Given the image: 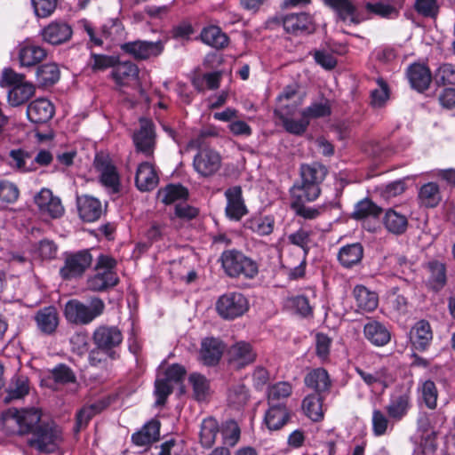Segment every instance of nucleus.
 Listing matches in <instances>:
<instances>
[{
    "label": "nucleus",
    "mask_w": 455,
    "mask_h": 455,
    "mask_svg": "<svg viewBox=\"0 0 455 455\" xmlns=\"http://www.w3.org/2000/svg\"><path fill=\"white\" fill-rule=\"evenodd\" d=\"M21 429L24 434L32 433L28 439V444L40 452H53L57 449L56 430L53 424H37L41 420V411L36 408H28L19 411Z\"/></svg>",
    "instance_id": "f257e3e1"
},
{
    "label": "nucleus",
    "mask_w": 455,
    "mask_h": 455,
    "mask_svg": "<svg viewBox=\"0 0 455 455\" xmlns=\"http://www.w3.org/2000/svg\"><path fill=\"white\" fill-rule=\"evenodd\" d=\"M284 130L293 135H302L307 131L311 119L325 117L331 115V105L327 100L314 102L301 111L298 105L282 106L277 112Z\"/></svg>",
    "instance_id": "f03ea898"
},
{
    "label": "nucleus",
    "mask_w": 455,
    "mask_h": 455,
    "mask_svg": "<svg viewBox=\"0 0 455 455\" xmlns=\"http://www.w3.org/2000/svg\"><path fill=\"white\" fill-rule=\"evenodd\" d=\"M326 173V168L319 163L302 164L301 182L291 188L292 196L299 200L315 201L320 195L319 185L324 180Z\"/></svg>",
    "instance_id": "7ed1b4c3"
},
{
    "label": "nucleus",
    "mask_w": 455,
    "mask_h": 455,
    "mask_svg": "<svg viewBox=\"0 0 455 455\" xmlns=\"http://www.w3.org/2000/svg\"><path fill=\"white\" fill-rule=\"evenodd\" d=\"M220 259L225 273L230 277L243 276L252 279L259 273L258 264L239 251H225L222 252Z\"/></svg>",
    "instance_id": "20e7f679"
},
{
    "label": "nucleus",
    "mask_w": 455,
    "mask_h": 455,
    "mask_svg": "<svg viewBox=\"0 0 455 455\" xmlns=\"http://www.w3.org/2000/svg\"><path fill=\"white\" fill-rule=\"evenodd\" d=\"M104 308L105 304L99 298L92 299L88 306L77 299H71L65 306L64 315L71 323L88 324L100 315Z\"/></svg>",
    "instance_id": "39448f33"
},
{
    "label": "nucleus",
    "mask_w": 455,
    "mask_h": 455,
    "mask_svg": "<svg viewBox=\"0 0 455 455\" xmlns=\"http://www.w3.org/2000/svg\"><path fill=\"white\" fill-rule=\"evenodd\" d=\"M116 261L108 255L100 254L96 261L95 275L88 279V287L92 291H103L115 286L118 276L115 271Z\"/></svg>",
    "instance_id": "423d86ee"
},
{
    "label": "nucleus",
    "mask_w": 455,
    "mask_h": 455,
    "mask_svg": "<svg viewBox=\"0 0 455 455\" xmlns=\"http://www.w3.org/2000/svg\"><path fill=\"white\" fill-rule=\"evenodd\" d=\"M124 339L123 333L116 326L100 325L92 334V340L96 347L104 351L107 355L115 360L119 357L116 348Z\"/></svg>",
    "instance_id": "0eeeda50"
},
{
    "label": "nucleus",
    "mask_w": 455,
    "mask_h": 455,
    "mask_svg": "<svg viewBox=\"0 0 455 455\" xmlns=\"http://www.w3.org/2000/svg\"><path fill=\"white\" fill-rule=\"evenodd\" d=\"M249 309V301L241 292L230 291L221 295L216 302L218 314L226 320H233L244 315Z\"/></svg>",
    "instance_id": "6e6552de"
},
{
    "label": "nucleus",
    "mask_w": 455,
    "mask_h": 455,
    "mask_svg": "<svg viewBox=\"0 0 455 455\" xmlns=\"http://www.w3.org/2000/svg\"><path fill=\"white\" fill-rule=\"evenodd\" d=\"M92 256L88 250L75 253H64V265L60 268V275L64 279H75L83 275L91 266Z\"/></svg>",
    "instance_id": "1a4fd4ad"
},
{
    "label": "nucleus",
    "mask_w": 455,
    "mask_h": 455,
    "mask_svg": "<svg viewBox=\"0 0 455 455\" xmlns=\"http://www.w3.org/2000/svg\"><path fill=\"white\" fill-rule=\"evenodd\" d=\"M411 383L406 387L395 389L391 394L389 402L386 406V411L392 420H402L411 408Z\"/></svg>",
    "instance_id": "9d476101"
},
{
    "label": "nucleus",
    "mask_w": 455,
    "mask_h": 455,
    "mask_svg": "<svg viewBox=\"0 0 455 455\" xmlns=\"http://www.w3.org/2000/svg\"><path fill=\"white\" fill-rule=\"evenodd\" d=\"M94 166L100 173L101 184L112 193L118 192L120 187L119 175L109 156L97 154L94 159Z\"/></svg>",
    "instance_id": "9b49d317"
},
{
    "label": "nucleus",
    "mask_w": 455,
    "mask_h": 455,
    "mask_svg": "<svg viewBox=\"0 0 455 455\" xmlns=\"http://www.w3.org/2000/svg\"><path fill=\"white\" fill-rule=\"evenodd\" d=\"M220 164V154L210 148L200 149L193 159V167L202 177L213 175L219 171Z\"/></svg>",
    "instance_id": "f8f14e48"
},
{
    "label": "nucleus",
    "mask_w": 455,
    "mask_h": 455,
    "mask_svg": "<svg viewBox=\"0 0 455 455\" xmlns=\"http://www.w3.org/2000/svg\"><path fill=\"white\" fill-rule=\"evenodd\" d=\"M122 50L132 56L136 60H147L159 56L164 51V43L162 41H132L121 46Z\"/></svg>",
    "instance_id": "ddd939ff"
},
{
    "label": "nucleus",
    "mask_w": 455,
    "mask_h": 455,
    "mask_svg": "<svg viewBox=\"0 0 455 455\" xmlns=\"http://www.w3.org/2000/svg\"><path fill=\"white\" fill-rule=\"evenodd\" d=\"M257 354L252 346L246 341H238L228 350V360L230 365L240 369L253 363Z\"/></svg>",
    "instance_id": "4468645a"
},
{
    "label": "nucleus",
    "mask_w": 455,
    "mask_h": 455,
    "mask_svg": "<svg viewBox=\"0 0 455 455\" xmlns=\"http://www.w3.org/2000/svg\"><path fill=\"white\" fill-rule=\"evenodd\" d=\"M355 371L368 387L379 388L381 391L389 387L395 379V375L385 367H381L373 372L356 367Z\"/></svg>",
    "instance_id": "2eb2a0df"
},
{
    "label": "nucleus",
    "mask_w": 455,
    "mask_h": 455,
    "mask_svg": "<svg viewBox=\"0 0 455 455\" xmlns=\"http://www.w3.org/2000/svg\"><path fill=\"white\" fill-rule=\"evenodd\" d=\"M140 128L134 133L133 141L139 152L151 156L155 147V131L151 121L140 119Z\"/></svg>",
    "instance_id": "dca6fc26"
},
{
    "label": "nucleus",
    "mask_w": 455,
    "mask_h": 455,
    "mask_svg": "<svg viewBox=\"0 0 455 455\" xmlns=\"http://www.w3.org/2000/svg\"><path fill=\"white\" fill-rule=\"evenodd\" d=\"M225 196L227 199L226 215L228 219L237 221L247 214V208L240 187L235 186L228 188L225 191Z\"/></svg>",
    "instance_id": "f3484780"
},
{
    "label": "nucleus",
    "mask_w": 455,
    "mask_h": 455,
    "mask_svg": "<svg viewBox=\"0 0 455 455\" xmlns=\"http://www.w3.org/2000/svg\"><path fill=\"white\" fill-rule=\"evenodd\" d=\"M446 417L443 413H433L425 419H419V427L423 431V437L428 443V449L431 451L435 450L436 444L434 439L439 433V429L445 423Z\"/></svg>",
    "instance_id": "a211bd4d"
},
{
    "label": "nucleus",
    "mask_w": 455,
    "mask_h": 455,
    "mask_svg": "<svg viewBox=\"0 0 455 455\" xmlns=\"http://www.w3.org/2000/svg\"><path fill=\"white\" fill-rule=\"evenodd\" d=\"M138 75V67L131 61L116 63L111 72L116 89L119 91H123L124 87L129 86L132 82L137 79Z\"/></svg>",
    "instance_id": "6ab92c4d"
},
{
    "label": "nucleus",
    "mask_w": 455,
    "mask_h": 455,
    "mask_svg": "<svg viewBox=\"0 0 455 455\" xmlns=\"http://www.w3.org/2000/svg\"><path fill=\"white\" fill-rule=\"evenodd\" d=\"M407 77L411 86L422 92L428 89L432 81V74L429 68L421 63H413L407 68Z\"/></svg>",
    "instance_id": "aec40b11"
},
{
    "label": "nucleus",
    "mask_w": 455,
    "mask_h": 455,
    "mask_svg": "<svg viewBox=\"0 0 455 455\" xmlns=\"http://www.w3.org/2000/svg\"><path fill=\"white\" fill-rule=\"evenodd\" d=\"M433 339V331L427 321L417 322L410 332V340L416 350L426 351Z\"/></svg>",
    "instance_id": "412c9836"
},
{
    "label": "nucleus",
    "mask_w": 455,
    "mask_h": 455,
    "mask_svg": "<svg viewBox=\"0 0 455 455\" xmlns=\"http://www.w3.org/2000/svg\"><path fill=\"white\" fill-rule=\"evenodd\" d=\"M30 390L29 379L25 375H14L5 391L2 395V399L4 403H10L14 400L22 399L28 395Z\"/></svg>",
    "instance_id": "4be33fe9"
},
{
    "label": "nucleus",
    "mask_w": 455,
    "mask_h": 455,
    "mask_svg": "<svg viewBox=\"0 0 455 455\" xmlns=\"http://www.w3.org/2000/svg\"><path fill=\"white\" fill-rule=\"evenodd\" d=\"M77 208L80 218L86 222H93L102 214L101 203L95 197L87 195L77 196Z\"/></svg>",
    "instance_id": "5701e85b"
},
{
    "label": "nucleus",
    "mask_w": 455,
    "mask_h": 455,
    "mask_svg": "<svg viewBox=\"0 0 455 455\" xmlns=\"http://www.w3.org/2000/svg\"><path fill=\"white\" fill-rule=\"evenodd\" d=\"M53 114V105L44 98L32 101L27 108L28 118L35 124L45 123L52 118Z\"/></svg>",
    "instance_id": "b1692460"
},
{
    "label": "nucleus",
    "mask_w": 455,
    "mask_h": 455,
    "mask_svg": "<svg viewBox=\"0 0 455 455\" xmlns=\"http://www.w3.org/2000/svg\"><path fill=\"white\" fill-rule=\"evenodd\" d=\"M158 180L153 164L144 162L138 166L135 183L139 190L150 191L157 186Z\"/></svg>",
    "instance_id": "393cba45"
},
{
    "label": "nucleus",
    "mask_w": 455,
    "mask_h": 455,
    "mask_svg": "<svg viewBox=\"0 0 455 455\" xmlns=\"http://www.w3.org/2000/svg\"><path fill=\"white\" fill-rule=\"evenodd\" d=\"M223 350L224 346L220 340L214 338H206L201 345V361L206 365H214L220 361Z\"/></svg>",
    "instance_id": "a878e982"
},
{
    "label": "nucleus",
    "mask_w": 455,
    "mask_h": 455,
    "mask_svg": "<svg viewBox=\"0 0 455 455\" xmlns=\"http://www.w3.org/2000/svg\"><path fill=\"white\" fill-rule=\"evenodd\" d=\"M269 408L265 413L264 422L270 431L279 430L289 420L290 413L285 404H268Z\"/></svg>",
    "instance_id": "bb28decb"
},
{
    "label": "nucleus",
    "mask_w": 455,
    "mask_h": 455,
    "mask_svg": "<svg viewBox=\"0 0 455 455\" xmlns=\"http://www.w3.org/2000/svg\"><path fill=\"white\" fill-rule=\"evenodd\" d=\"M324 4L334 9L339 17L345 22L358 24L361 21L355 5L352 0H323Z\"/></svg>",
    "instance_id": "cd10ccee"
},
{
    "label": "nucleus",
    "mask_w": 455,
    "mask_h": 455,
    "mask_svg": "<svg viewBox=\"0 0 455 455\" xmlns=\"http://www.w3.org/2000/svg\"><path fill=\"white\" fill-rule=\"evenodd\" d=\"M305 384L307 387L315 390V394L323 395V393L329 391L331 382L326 370L316 368L306 375Z\"/></svg>",
    "instance_id": "c85d7f7f"
},
{
    "label": "nucleus",
    "mask_w": 455,
    "mask_h": 455,
    "mask_svg": "<svg viewBox=\"0 0 455 455\" xmlns=\"http://www.w3.org/2000/svg\"><path fill=\"white\" fill-rule=\"evenodd\" d=\"M283 25L288 33L293 34L313 29L311 17L304 12L287 14L283 20Z\"/></svg>",
    "instance_id": "c756f323"
},
{
    "label": "nucleus",
    "mask_w": 455,
    "mask_h": 455,
    "mask_svg": "<svg viewBox=\"0 0 455 455\" xmlns=\"http://www.w3.org/2000/svg\"><path fill=\"white\" fill-rule=\"evenodd\" d=\"M365 338L373 345L382 347L390 340V332L385 325L377 321H370L364 325Z\"/></svg>",
    "instance_id": "7c9ffc66"
},
{
    "label": "nucleus",
    "mask_w": 455,
    "mask_h": 455,
    "mask_svg": "<svg viewBox=\"0 0 455 455\" xmlns=\"http://www.w3.org/2000/svg\"><path fill=\"white\" fill-rule=\"evenodd\" d=\"M35 203L43 217L57 218V199L48 188H42L35 196Z\"/></svg>",
    "instance_id": "2f4dec72"
},
{
    "label": "nucleus",
    "mask_w": 455,
    "mask_h": 455,
    "mask_svg": "<svg viewBox=\"0 0 455 455\" xmlns=\"http://www.w3.org/2000/svg\"><path fill=\"white\" fill-rule=\"evenodd\" d=\"M383 224L389 233L402 235L407 230L408 219L405 214L390 208L385 212Z\"/></svg>",
    "instance_id": "473e14b6"
},
{
    "label": "nucleus",
    "mask_w": 455,
    "mask_h": 455,
    "mask_svg": "<svg viewBox=\"0 0 455 455\" xmlns=\"http://www.w3.org/2000/svg\"><path fill=\"white\" fill-rule=\"evenodd\" d=\"M323 395L311 394L307 395L302 402L304 413L313 421H320L323 419L324 410L323 407Z\"/></svg>",
    "instance_id": "72a5a7b5"
},
{
    "label": "nucleus",
    "mask_w": 455,
    "mask_h": 455,
    "mask_svg": "<svg viewBox=\"0 0 455 455\" xmlns=\"http://www.w3.org/2000/svg\"><path fill=\"white\" fill-rule=\"evenodd\" d=\"M160 435V423L152 420L146 424L142 429L132 435V440L138 446L148 445L158 440Z\"/></svg>",
    "instance_id": "f704fd0d"
},
{
    "label": "nucleus",
    "mask_w": 455,
    "mask_h": 455,
    "mask_svg": "<svg viewBox=\"0 0 455 455\" xmlns=\"http://www.w3.org/2000/svg\"><path fill=\"white\" fill-rule=\"evenodd\" d=\"M418 198L419 204L427 208L438 205L442 200L439 186L435 182H428L420 187Z\"/></svg>",
    "instance_id": "c9c22d12"
},
{
    "label": "nucleus",
    "mask_w": 455,
    "mask_h": 455,
    "mask_svg": "<svg viewBox=\"0 0 455 455\" xmlns=\"http://www.w3.org/2000/svg\"><path fill=\"white\" fill-rule=\"evenodd\" d=\"M35 90L36 88L31 83L24 81L16 84L8 92V102L12 107L20 106L34 95Z\"/></svg>",
    "instance_id": "e433bc0d"
},
{
    "label": "nucleus",
    "mask_w": 455,
    "mask_h": 455,
    "mask_svg": "<svg viewBox=\"0 0 455 455\" xmlns=\"http://www.w3.org/2000/svg\"><path fill=\"white\" fill-rule=\"evenodd\" d=\"M363 250L360 243L347 244L340 248L338 259L345 267H351L359 263L363 258Z\"/></svg>",
    "instance_id": "4c0bfd02"
},
{
    "label": "nucleus",
    "mask_w": 455,
    "mask_h": 455,
    "mask_svg": "<svg viewBox=\"0 0 455 455\" xmlns=\"http://www.w3.org/2000/svg\"><path fill=\"white\" fill-rule=\"evenodd\" d=\"M9 164L12 168L21 172L35 171L34 164L31 160V151L25 149H12L9 153Z\"/></svg>",
    "instance_id": "58836bf2"
},
{
    "label": "nucleus",
    "mask_w": 455,
    "mask_h": 455,
    "mask_svg": "<svg viewBox=\"0 0 455 455\" xmlns=\"http://www.w3.org/2000/svg\"><path fill=\"white\" fill-rule=\"evenodd\" d=\"M354 296L357 307L361 310L372 311L378 306V296L375 292L369 291L363 285H356L354 288Z\"/></svg>",
    "instance_id": "ea45409f"
},
{
    "label": "nucleus",
    "mask_w": 455,
    "mask_h": 455,
    "mask_svg": "<svg viewBox=\"0 0 455 455\" xmlns=\"http://www.w3.org/2000/svg\"><path fill=\"white\" fill-rule=\"evenodd\" d=\"M419 398L425 405L434 410L437 406L438 390L435 382L431 379H420L418 386Z\"/></svg>",
    "instance_id": "a19ab883"
},
{
    "label": "nucleus",
    "mask_w": 455,
    "mask_h": 455,
    "mask_svg": "<svg viewBox=\"0 0 455 455\" xmlns=\"http://www.w3.org/2000/svg\"><path fill=\"white\" fill-rule=\"evenodd\" d=\"M36 321L43 332L52 333L57 328V309L54 307L43 308L36 314Z\"/></svg>",
    "instance_id": "79ce46f5"
},
{
    "label": "nucleus",
    "mask_w": 455,
    "mask_h": 455,
    "mask_svg": "<svg viewBox=\"0 0 455 455\" xmlns=\"http://www.w3.org/2000/svg\"><path fill=\"white\" fill-rule=\"evenodd\" d=\"M201 39L204 44L216 49L224 48L228 44V36L216 26L204 28L201 33Z\"/></svg>",
    "instance_id": "37998d69"
},
{
    "label": "nucleus",
    "mask_w": 455,
    "mask_h": 455,
    "mask_svg": "<svg viewBox=\"0 0 455 455\" xmlns=\"http://www.w3.org/2000/svg\"><path fill=\"white\" fill-rule=\"evenodd\" d=\"M45 56L46 52L44 48L33 44L23 46L19 54L20 64L24 67L35 66Z\"/></svg>",
    "instance_id": "c03bdc74"
},
{
    "label": "nucleus",
    "mask_w": 455,
    "mask_h": 455,
    "mask_svg": "<svg viewBox=\"0 0 455 455\" xmlns=\"http://www.w3.org/2000/svg\"><path fill=\"white\" fill-rule=\"evenodd\" d=\"M188 190L181 185L170 184L161 188L157 193V198L164 204H171L178 200L185 199Z\"/></svg>",
    "instance_id": "a18cd8bd"
},
{
    "label": "nucleus",
    "mask_w": 455,
    "mask_h": 455,
    "mask_svg": "<svg viewBox=\"0 0 455 455\" xmlns=\"http://www.w3.org/2000/svg\"><path fill=\"white\" fill-rule=\"evenodd\" d=\"M292 387L288 382H278L267 390L268 404H284V401L291 395Z\"/></svg>",
    "instance_id": "49530a36"
},
{
    "label": "nucleus",
    "mask_w": 455,
    "mask_h": 455,
    "mask_svg": "<svg viewBox=\"0 0 455 455\" xmlns=\"http://www.w3.org/2000/svg\"><path fill=\"white\" fill-rule=\"evenodd\" d=\"M108 402L100 400L89 406H84L76 415V429L80 430L84 427L89 420L97 413H100L108 405Z\"/></svg>",
    "instance_id": "de8ad7c7"
},
{
    "label": "nucleus",
    "mask_w": 455,
    "mask_h": 455,
    "mask_svg": "<svg viewBox=\"0 0 455 455\" xmlns=\"http://www.w3.org/2000/svg\"><path fill=\"white\" fill-rule=\"evenodd\" d=\"M219 433L217 421L212 418H208L202 422L200 431V442L205 448L212 447Z\"/></svg>",
    "instance_id": "09e8293b"
},
{
    "label": "nucleus",
    "mask_w": 455,
    "mask_h": 455,
    "mask_svg": "<svg viewBox=\"0 0 455 455\" xmlns=\"http://www.w3.org/2000/svg\"><path fill=\"white\" fill-rule=\"evenodd\" d=\"M3 429L7 435H24L21 429L18 410L9 409L1 418Z\"/></svg>",
    "instance_id": "8fccbe9b"
},
{
    "label": "nucleus",
    "mask_w": 455,
    "mask_h": 455,
    "mask_svg": "<svg viewBox=\"0 0 455 455\" xmlns=\"http://www.w3.org/2000/svg\"><path fill=\"white\" fill-rule=\"evenodd\" d=\"M275 221L271 216H255L247 221V228L259 235H267L274 230Z\"/></svg>",
    "instance_id": "3c124183"
},
{
    "label": "nucleus",
    "mask_w": 455,
    "mask_h": 455,
    "mask_svg": "<svg viewBox=\"0 0 455 455\" xmlns=\"http://www.w3.org/2000/svg\"><path fill=\"white\" fill-rule=\"evenodd\" d=\"M189 382L194 390V395L198 401H204L210 395L209 380L199 373H192L189 376Z\"/></svg>",
    "instance_id": "603ef678"
},
{
    "label": "nucleus",
    "mask_w": 455,
    "mask_h": 455,
    "mask_svg": "<svg viewBox=\"0 0 455 455\" xmlns=\"http://www.w3.org/2000/svg\"><path fill=\"white\" fill-rule=\"evenodd\" d=\"M381 209L369 199H363L355 204L353 216L355 219H363L369 216L377 217Z\"/></svg>",
    "instance_id": "864d4df0"
},
{
    "label": "nucleus",
    "mask_w": 455,
    "mask_h": 455,
    "mask_svg": "<svg viewBox=\"0 0 455 455\" xmlns=\"http://www.w3.org/2000/svg\"><path fill=\"white\" fill-rule=\"evenodd\" d=\"M378 87L371 92V105L375 108H382L389 99V88L381 79L377 82Z\"/></svg>",
    "instance_id": "5fc2aeb1"
},
{
    "label": "nucleus",
    "mask_w": 455,
    "mask_h": 455,
    "mask_svg": "<svg viewBox=\"0 0 455 455\" xmlns=\"http://www.w3.org/2000/svg\"><path fill=\"white\" fill-rule=\"evenodd\" d=\"M435 81L438 85L455 84V66L450 63L441 65L435 74Z\"/></svg>",
    "instance_id": "6e6d98bb"
},
{
    "label": "nucleus",
    "mask_w": 455,
    "mask_h": 455,
    "mask_svg": "<svg viewBox=\"0 0 455 455\" xmlns=\"http://www.w3.org/2000/svg\"><path fill=\"white\" fill-rule=\"evenodd\" d=\"M368 12L375 13L384 18L392 17L397 14L396 8L389 2L381 0L375 4L368 3L366 4Z\"/></svg>",
    "instance_id": "4d7b16f0"
},
{
    "label": "nucleus",
    "mask_w": 455,
    "mask_h": 455,
    "mask_svg": "<svg viewBox=\"0 0 455 455\" xmlns=\"http://www.w3.org/2000/svg\"><path fill=\"white\" fill-rule=\"evenodd\" d=\"M307 202L306 200H299L296 199V202L292 204V209L295 211L298 216L302 217L305 220H314L316 219L321 212L323 211V207H311L307 206L303 203Z\"/></svg>",
    "instance_id": "13d9d810"
},
{
    "label": "nucleus",
    "mask_w": 455,
    "mask_h": 455,
    "mask_svg": "<svg viewBox=\"0 0 455 455\" xmlns=\"http://www.w3.org/2000/svg\"><path fill=\"white\" fill-rule=\"evenodd\" d=\"M414 8L424 17L435 18L439 12L437 0H415Z\"/></svg>",
    "instance_id": "bf43d9fd"
},
{
    "label": "nucleus",
    "mask_w": 455,
    "mask_h": 455,
    "mask_svg": "<svg viewBox=\"0 0 455 455\" xmlns=\"http://www.w3.org/2000/svg\"><path fill=\"white\" fill-rule=\"evenodd\" d=\"M297 88L292 85L286 86L283 91L279 94L277 100L279 102L278 108L275 109V113L278 116V111L282 106L288 105L290 107L298 105V108L301 105V100H293L297 96Z\"/></svg>",
    "instance_id": "052dcab7"
},
{
    "label": "nucleus",
    "mask_w": 455,
    "mask_h": 455,
    "mask_svg": "<svg viewBox=\"0 0 455 455\" xmlns=\"http://www.w3.org/2000/svg\"><path fill=\"white\" fill-rule=\"evenodd\" d=\"M36 76L44 85L55 84L57 81V65L50 63L40 66L36 70Z\"/></svg>",
    "instance_id": "680f3d73"
},
{
    "label": "nucleus",
    "mask_w": 455,
    "mask_h": 455,
    "mask_svg": "<svg viewBox=\"0 0 455 455\" xmlns=\"http://www.w3.org/2000/svg\"><path fill=\"white\" fill-rule=\"evenodd\" d=\"M372 431L375 435L380 436L387 432L389 427V419L386 414L379 411L374 410L372 412Z\"/></svg>",
    "instance_id": "e2e57ef3"
},
{
    "label": "nucleus",
    "mask_w": 455,
    "mask_h": 455,
    "mask_svg": "<svg viewBox=\"0 0 455 455\" xmlns=\"http://www.w3.org/2000/svg\"><path fill=\"white\" fill-rule=\"evenodd\" d=\"M223 442L225 444L234 446L239 441L240 428L236 422L228 421L222 428Z\"/></svg>",
    "instance_id": "0e129e2a"
},
{
    "label": "nucleus",
    "mask_w": 455,
    "mask_h": 455,
    "mask_svg": "<svg viewBox=\"0 0 455 455\" xmlns=\"http://www.w3.org/2000/svg\"><path fill=\"white\" fill-rule=\"evenodd\" d=\"M20 191L15 184L10 181H0V200L6 204L17 201Z\"/></svg>",
    "instance_id": "69168bd1"
},
{
    "label": "nucleus",
    "mask_w": 455,
    "mask_h": 455,
    "mask_svg": "<svg viewBox=\"0 0 455 455\" xmlns=\"http://www.w3.org/2000/svg\"><path fill=\"white\" fill-rule=\"evenodd\" d=\"M249 395L246 387L243 384L233 387L228 393V401L235 406H243L248 401Z\"/></svg>",
    "instance_id": "338daca9"
},
{
    "label": "nucleus",
    "mask_w": 455,
    "mask_h": 455,
    "mask_svg": "<svg viewBox=\"0 0 455 455\" xmlns=\"http://www.w3.org/2000/svg\"><path fill=\"white\" fill-rule=\"evenodd\" d=\"M431 272V281L436 289L442 288L446 282L445 267L440 262H431L429 264Z\"/></svg>",
    "instance_id": "774afa93"
}]
</instances>
